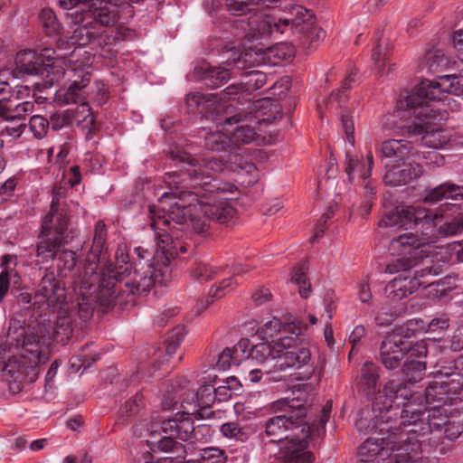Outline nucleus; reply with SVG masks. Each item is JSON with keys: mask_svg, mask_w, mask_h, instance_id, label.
Instances as JSON below:
<instances>
[{"mask_svg": "<svg viewBox=\"0 0 463 463\" xmlns=\"http://www.w3.org/2000/svg\"><path fill=\"white\" fill-rule=\"evenodd\" d=\"M171 158L182 163L181 169L165 174L164 183L170 190L164 193L158 206H150L151 225L159 229L171 226L176 231H194L205 234L210 227V218L201 212L205 193L232 194L236 187L218 177L227 166L222 157L196 158L184 150H173Z\"/></svg>", "mask_w": 463, "mask_h": 463, "instance_id": "f257e3e1", "label": "nucleus"}, {"mask_svg": "<svg viewBox=\"0 0 463 463\" xmlns=\"http://www.w3.org/2000/svg\"><path fill=\"white\" fill-rule=\"evenodd\" d=\"M106 236V225L104 222L99 221L95 225L92 245L83 269L72 276L74 290L81 297V301L73 308H77V315L84 322L91 318L96 304L109 308L117 302L128 299L124 298L127 293L122 288V280L129 273L130 265L124 250L118 251L115 264L106 262L99 266L105 260L103 246Z\"/></svg>", "mask_w": 463, "mask_h": 463, "instance_id": "f03ea898", "label": "nucleus"}, {"mask_svg": "<svg viewBox=\"0 0 463 463\" xmlns=\"http://www.w3.org/2000/svg\"><path fill=\"white\" fill-rule=\"evenodd\" d=\"M374 411L380 419L392 420L395 425H408L411 434H418L423 441L431 439L434 445L439 443V437L434 431L444 427L446 439L454 440L463 432V422L450 420L448 410L440 405L427 408L416 403L415 397L405 383L390 382L384 387L374 404Z\"/></svg>", "mask_w": 463, "mask_h": 463, "instance_id": "7ed1b4c3", "label": "nucleus"}, {"mask_svg": "<svg viewBox=\"0 0 463 463\" xmlns=\"http://www.w3.org/2000/svg\"><path fill=\"white\" fill-rule=\"evenodd\" d=\"M442 219L443 215L438 212L411 205L396 207L385 213L379 222L380 227H399L406 230L420 227L422 233L421 237L412 232L404 233L391 241L389 250L397 258L386 266V272L392 274L416 266L421 252L419 250L431 241L429 234L436 227L441 237L454 236L463 231V217L453 218L439 224Z\"/></svg>", "mask_w": 463, "mask_h": 463, "instance_id": "20e7f679", "label": "nucleus"}, {"mask_svg": "<svg viewBox=\"0 0 463 463\" xmlns=\"http://www.w3.org/2000/svg\"><path fill=\"white\" fill-rule=\"evenodd\" d=\"M311 385L304 383L294 386L293 397L273 402L271 408L279 413L265 421V433L271 442H281L284 452L288 451L291 442L321 438L326 434V424L331 417L332 401L328 400L312 422L305 420L307 417V402Z\"/></svg>", "mask_w": 463, "mask_h": 463, "instance_id": "39448f33", "label": "nucleus"}, {"mask_svg": "<svg viewBox=\"0 0 463 463\" xmlns=\"http://www.w3.org/2000/svg\"><path fill=\"white\" fill-rule=\"evenodd\" d=\"M447 94L463 95V84L455 73L438 75L436 80H422L417 87L397 102L394 127L402 136L412 137L428 132L430 120L442 119L439 105L430 101H444Z\"/></svg>", "mask_w": 463, "mask_h": 463, "instance_id": "423d86ee", "label": "nucleus"}, {"mask_svg": "<svg viewBox=\"0 0 463 463\" xmlns=\"http://www.w3.org/2000/svg\"><path fill=\"white\" fill-rule=\"evenodd\" d=\"M48 358L45 339L29 333L20 320L12 319L6 339L0 344V365L10 389L20 392L24 383L33 380L38 364Z\"/></svg>", "mask_w": 463, "mask_h": 463, "instance_id": "0eeeda50", "label": "nucleus"}, {"mask_svg": "<svg viewBox=\"0 0 463 463\" xmlns=\"http://www.w3.org/2000/svg\"><path fill=\"white\" fill-rule=\"evenodd\" d=\"M134 433L139 437L147 436L146 443L152 451L167 453L170 458L181 461L186 456V449L175 439L207 441L213 435V430L208 424L194 426L189 416L175 415V418L162 420L153 419L150 425H142V428L137 425Z\"/></svg>", "mask_w": 463, "mask_h": 463, "instance_id": "6e6552de", "label": "nucleus"}, {"mask_svg": "<svg viewBox=\"0 0 463 463\" xmlns=\"http://www.w3.org/2000/svg\"><path fill=\"white\" fill-rule=\"evenodd\" d=\"M384 388L379 390L374 396L372 404L373 419L368 420L362 416L356 420L357 429L369 430L375 437H370L363 442L358 449L359 463H380L388 460V463H395V454L400 445L403 444L402 439L406 438L405 429L408 425H395L392 420L380 419L374 411V404L380 395L383 394Z\"/></svg>", "mask_w": 463, "mask_h": 463, "instance_id": "1a4fd4ad", "label": "nucleus"}, {"mask_svg": "<svg viewBox=\"0 0 463 463\" xmlns=\"http://www.w3.org/2000/svg\"><path fill=\"white\" fill-rule=\"evenodd\" d=\"M232 109L231 115L233 118L222 121V126L227 127L225 131L230 133L233 149L251 143L263 144L266 128L277 119L279 113L278 103L270 99L253 101L246 109H237L232 103Z\"/></svg>", "mask_w": 463, "mask_h": 463, "instance_id": "9d476101", "label": "nucleus"}, {"mask_svg": "<svg viewBox=\"0 0 463 463\" xmlns=\"http://www.w3.org/2000/svg\"><path fill=\"white\" fill-rule=\"evenodd\" d=\"M105 244L103 246V252L105 253V260L101 261L99 266H103L106 262H111V260H107V250L105 248ZM119 250H124V252L128 255L125 249L118 248L117 251ZM135 253L138 257V263L136 264L135 271L133 274V278L128 279V278L131 275V270L127 274L125 279L122 280V288L127 293V302L134 301V296L136 295H146L153 287L156 284L165 286L171 278V269L165 263H151L150 260L154 257V251L150 250L143 246H138L135 248ZM117 253L115 255V261H117ZM129 258V256H128ZM113 263V261H112ZM116 262H114L115 264ZM130 265V269H132V264L128 261Z\"/></svg>", "mask_w": 463, "mask_h": 463, "instance_id": "9b49d317", "label": "nucleus"}, {"mask_svg": "<svg viewBox=\"0 0 463 463\" xmlns=\"http://www.w3.org/2000/svg\"><path fill=\"white\" fill-rule=\"evenodd\" d=\"M62 54L49 48L37 53L33 50H23L16 53L14 60V75L17 78L25 76H41L44 82L52 85L63 77L62 68L57 64L56 60Z\"/></svg>", "mask_w": 463, "mask_h": 463, "instance_id": "f8f14e48", "label": "nucleus"}, {"mask_svg": "<svg viewBox=\"0 0 463 463\" xmlns=\"http://www.w3.org/2000/svg\"><path fill=\"white\" fill-rule=\"evenodd\" d=\"M135 32L127 26L104 29L92 20L82 24H78L71 37L72 44L79 46L91 45L92 49H108L118 43L133 39Z\"/></svg>", "mask_w": 463, "mask_h": 463, "instance_id": "ddd939ff", "label": "nucleus"}, {"mask_svg": "<svg viewBox=\"0 0 463 463\" xmlns=\"http://www.w3.org/2000/svg\"><path fill=\"white\" fill-rule=\"evenodd\" d=\"M92 21L104 29L125 26L134 16L136 5L146 0H92ZM161 3L163 0H155Z\"/></svg>", "mask_w": 463, "mask_h": 463, "instance_id": "4468645a", "label": "nucleus"}, {"mask_svg": "<svg viewBox=\"0 0 463 463\" xmlns=\"http://www.w3.org/2000/svg\"><path fill=\"white\" fill-rule=\"evenodd\" d=\"M71 241L68 235L58 237L40 232L39 241L36 245L37 257L42 262L56 260L57 269L61 276L67 277L75 274L77 264L76 253L65 247Z\"/></svg>", "mask_w": 463, "mask_h": 463, "instance_id": "2eb2a0df", "label": "nucleus"}, {"mask_svg": "<svg viewBox=\"0 0 463 463\" xmlns=\"http://www.w3.org/2000/svg\"><path fill=\"white\" fill-rule=\"evenodd\" d=\"M226 25L237 40H248L250 43L283 34L279 20L270 15L233 18L226 22Z\"/></svg>", "mask_w": 463, "mask_h": 463, "instance_id": "dca6fc26", "label": "nucleus"}, {"mask_svg": "<svg viewBox=\"0 0 463 463\" xmlns=\"http://www.w3.org/2000/svg\"><path fill=\"white\" fill-rule=\"evenodd\" d=\"M419 258L420 256L417 260L418 264L411 267V269L416 268L413 278L400 275L385 286L384 293L388 298L392 300H401L409 295H411L422 284L432 283L429 281H420V279H423L427 276H438L442 273V266L440 264H433V261L429 259L421 260L420 262ZM408 270L409 269L404 271ZM402 271V270H400L396 273Z\"/></svg>", "mask_w": 463, "mask_h": 463, "instance_id": "f3484780", "label": "nucleus"}, {"mask_svg": "<svg viewBox=\"0 0 463 463\" xmlns=\"http://www.w3.org/2000/svg\"><path fill=\"white\" fill-rule=\"evenodd\" d=\"M232 58L228 59L225 66L212 67L204 65L201 67L203 71L202 80L209 88H218L227 82L231 78L232 71H243L258 65L261 61L260 56L253 50L242 52H232Z\"/></svg>", "mask_w": 463, "mask_h": 463, "instance_id": "a211bd4d", "label": "nucleus"}, {"mask_svg": "<svg viewBox=\"0 0 463 463\" xmlns=\"http://www.w3.org/2000/svg\"><path fill=\"white\" fill-rule=\"evenodd\" d=\"M431 439L423 441L418 434H411L410 428L406 430V438L402 439L395 454L396 462L403 463H438V455H444L446 448L444 442L434 445Z\"/></svg>", "mask_w": 463, "mask_h": 463, "instance_id": "6ab92c4d", "label": "nucleus"}, {"mask_svg": "<svg viewBox=\"0 0 463 463\" xmlns=\"http://www.w3.org/2000/svg\"><path fill=\"white\" fill-rule=\"evenodd\" d=\"M186 109L189 114L199 116L214 122L217 127L222 124V121H229L233 117L232 103L230 101H217L214 95L191 93L186 98Z\"/></svg>", "mask_w": 463, "mask_h": 463, "instance_id": "aec40b11", "label": "nucleus"}, {"mask_svg": "<svg viewBox=\"0 0 463 463\" xmlns=\"http://www.w3.org/2000/svg\"><path fill=\"white\" fill-rule=\"evenodd\" d=\"M65 288L52 269H45L38 283L33 305L38 309L54 311L58 306L65 305Z\"/></svg>", "mask_w": 463, "mask_h": 463, "instance_id": "412c9836", "label": "nucleus"}, {"mask_svg": "<svg viewBox=\"0 0 463 463\" xmlns=\"http://www.w3.org/2000/svg\"><path fill=\"white\" fill-rule=\"evenodd\" d=\"M298 336V335L279 337V345H278L279 353L277 354V361L274 365L277 370H298L309 364L311 361V352Z\"/></svg>", "mask_w": 463, "mask_h": 463, "instance_id": "4be33fe9", "label": "nucleus"}, {"mask_svg": "<svg viewBox=\"0 0 463 463\" xmlns=\"http://www.w3.org/2000/svg\"><path fill=\"white\" fill-rule=\"evenodd\" d=\"M406 339L407 337L401 330H395L388 334L381 342L377 360L386 370L393 371L401 368L411 347Z\"/></svg>", "mask_w": 463, "mask_h": 463, "instance_id": "5701e85b", "label": "nucleus"}, {"mask_svg": "<svg viewBox=\"0 0 463 463\" xmlns=\"http://www.w3.org/2000/svg\"><path fill=\"white\" fill-rule=\"evenodd\" d=\"M428 349L427 345L423 341L416 342L414 345H411L409 349V353L404 358L402 364L401 366V370L402 372L404 381L398 380H389L385 383L383 389L385 385L390 382H397L405 383L411 391V385L408 383H417L420 382L426 372V362L425 359L427 357Z\"/></svg>", "mask_w": 463, "mask_h": 463, "instance_id": "b1692460", "label": "nucleus"}, {"mask_svg": "<svg viewBox=\"0 0 463 463\" xmlns=\"http://www.w3.org/2000/svg\"><path fill=\"white\" fill-rule=\"evenodd\" d=\"M189 385L190 382L185 378H182L176 381L175 384L172 388V391L175 392L174 395L172 396L168 393L163 399V410L167 411L175 409V405L178 402H181L183 411L182 413H177L176 415H184L189 417L194 415L196 419H198L197 412L199 411V408L197 402V394L194 389L189 387Z\"/></svg>", "mask_w": 463, "mask_h": 463, "instance_id": "393cba45", "label": "nucleus"}, {"mask_svg": "<svg viewBox=\"0 0 463 463\" xmlns=\"http://www.w3.org/2000/svg\"><path fill=\"white\" fill-rule=\"evenodd\" d=\"M71 209L50 208L42 221L41 232L48 235L65 237L73 240L77 235V230L71 222Z\"/></svg>", "mask_w": 463, "mask_h": 463, "instance_id": "a878e982", "label": "nucleus"}, {"mask_svg": "<svg viewBox=\"0 0 463 463\" xmlns=\"http://www.w3.org/2000/svg\"><path fill=\"white\" fill-rule=\"evenodd\" d=\"M307 328V326L306 323L292 315H288L285 317L284 321L273 317L271 320L266 322L258 329V334L263 340L269 341L271 339L272 341L275 340L274 338L278 335H280L279 337L300 335Z\"/></svg>", "mask_w": 463, "mask_h": 463, "instance_id": "bb28decb", "label": "nucleus"}, {"mask_svg": "<svg viewBox=\"0 0 463 463\" xmlns=\"http://www.w3.org/2000/svg\"><path fill=\"white\" fill-rule=\"evenodd\" d=\"M240 83L231 84L222 92L221 99H228L230 103L239 100L251 92L261 89L267 82V75L260 71L252 70L244 72Z\"/></svg>", "mask_w": 463, "mask_h": 463, "instance_id": "cd10ccee", "label": "nucleus"}, {"mask_svg": "<svg viewBox=\"0 0 463 463\" xmlns=\"http://www.w3.org/2000/svg\"><path fill=\"white\" fill-rule=\"evenodd\" d=\"M386 172L383 175V182L387 185H405L411 181L419 178L422 175V166L409 159L394 164H386Z\"/></svg>", "mask_w": 463, "mask_h": 463, "instance_id": "c85d7f7f", "label": "nucleus"}, {"mask_svg": "<svg viewBox=\"0 0 463 463\" xmlns=\"http://www.w3.org/2000/svg\"><path fill=\"white\" fill-rule=\"evenodd\" d=\"M439 380L433 381L429 383L425 389V403L421 401V396L411 391L415 397L416 403H420L427 408H431L435 405H444L450 402L461 391H452L451 384L448 383L445 379L438 378Z\"/></svg>", "mask_w": 463, "mask_h": 463, "instance_id": "c756f323", "label": "nucleus"}, {"mask_svg": "<svg viewBox=\"0 0 463 463\" xmlns=\"http://www.w3.org/2000/svg\"><path fill=\"white\" fill-rule=\"evenodd\" d=\"M354 77L355 73L351 72L343 81L342 90H339L335 93H332L328 98L329 105L333 106L334 103H336L342 109L340 112V120L343 130L346 137V141L348 142L351 147H354V124L353 117L350 115L349 111L346 109H343V106L346 100L345 91L351 89L352 83L354 81Z\"/></svg>", "mask_w": 463, "mask_h": 463, "instance_id": "7c9ffc66", "label": "nucleus"}, {"mask_svg": "<svg viewBox=\"0 0 463 463\" xmlns=\"http://www.w3.org/2000/svg\"><path fill=\"white\" fill-rule=\"evenodd\" d=\"M315 19L311 10L302 5H295L289 7L288 16L279 19V22L282 25L283 33L287 31H291L293 33L299 34L303 31L312 29Z\"/></svg>", "mask_w": 463, "mask_h": 463, "instance_id": "2f4dec72", "label": "nucleus"}, {"mask_svg": "<svg viewBox=\"0 0 463 463\" xmlns=\"http://www.w3.org/2000/svg\"><path fill=\"white\" fill-rule=\"evenodd\" d=\"M373 166V156L371 151L366 156V160H363L357 155H354L350 148H345V173L347 175L348 182L354 184L356 176L363 181H366L372 175Z\"/></svg>", "mask_w": 463, "mask_h": 463, "instance_id": "473e14b6", "label": "nucleus"}, {"mask_svg": "<svg viewBox=\"0 0 463 463\" xmlns=\"http://www.w3.org/2000/svg\"><path fill=\"white\" fill-rule=\"evenodd\" d=\"M29 88L24 86L17 91V96H12L3 110L0 117L6 122L14 123V121L25 122L26 116L30 115L34 109V104L32 101L18 102L20 97L29 94Z\"/></svg>", "mask_w": 463, "mask_h": 463, "instance_id": "72a5a7b5", "label": "nucleus"}, {"mask_svg": "<svg viewBox=\"0 0 463 463\" xmlns=\"http://www.w3.org/2000/svg\"><path fill=\"white\" fill-rule=\"evenodd\" d=\"M151 229L154 231L155 240L156 241V246L161 249L165 255H170L174 257L178 256L179 253H184L188 251L187 247L189 246L186 242L180 241H174L173 239L175 237L178 239L176 229L171 226H162L159 229L154 228L151 224Z\"/></svg>", "mask_w": 463, "mask_h": 463, "instance_id": "f704fd0d", "label": "nucleus"}, {"mask_svg": "<svg viewBox=\"0 0 463 463\" xmlns=\"http://www.w3.org/2000/svg\"><path fill=\"white\" fill-rule=\"evenodd\" d=\"M215 194H217L215 192ZM225 194L224 193H222ZM211 197L214 198V193H205L203 197V207L201 212L210 220L216 221L220 223H226L235 215V209L227 202V198H222L218 203L211 202Z\"/></svg>", "mask_w": 463, "mask_h": 463, "instance_id": "c9c22d12", "label": "nucleus"}, {"mask_svg": "<svg viewBox=\"0 0 463 463\" xmlns=\"http://www.w3.org/2000/svg\"><path fill=\"white\" fill-rule=\"evenodd\" d=\"M412 148L411 144L406 140L388 139L381 143L379 151L383 157L391 159L388 164H394L411 158Z\"/></svg>", "mask_w": 463, "mask_h": 463, "instance_id": "e433bc0d", "label": "nucleus"}, {"mask_svg": "<svg viewBox=\"0 0 463 463\" xmlns=\"http://www.w3.org/2000/svg\"><path fill=\"white\" fill-rule=\"evenodd\" d=\"M444 199L463 200V184L458 185L450 182H445L434 188L426 190L422 201L427 203H437Z\"/></svg>", "mask_w": 463, "mask_h": 463, "instance_id": "4c0bfd02", "label": "nucleus"}, {"mask_svg": "<svg viewBox=\"0 0 463 463\" xmlns=\"http://www.w3.org/2000/svg\"><path fill=\"white\" fill-rule=\"evenodd\" d=\"M436 378L445 379L448 383L451 384L452 391L463 390V355L458 358L445 362L440 365V369L437 372Z\"/></svg>", "mask_w": 463, "mask_h": 463, "instance_id": "58836bf2", "label": "nucleus"}, {"mask_svg": "<svg viewBox=\"0 0 463 463\" xmlns=\"http://www.w3.org/2000/svg\"><path fill=\"white\" fill-rule=\"evenodd\" d=\"M458 61L446 56L441 50H430L425 53L420 66L432 74H439L453 71Z\"/></svg>", "mask_w": 463, "mask_h": 463, "instance_id": "ea45409f", "label": "nucleus"}, {"mask_svg": "<svg viewBox=\"0 0 463 463\" xmlns=\"http://www.w3.org/2000/svg\"><path fill=\"white\" fill-rule=\"evenodd\" d=\"M199 411L198 419H210L214 411L211 410V405L216 401L214 387L212 384H203L196 392Z\"/></svg>", "mask_w": 463, "mask_h": 463, "instance_id": "a19ab883", "label": "nucleus"}, {"mask_svg": "<svg viewBox=\"0 0 463 463\" xmlns=\"http://www.w3.org/2000/svg\"><path fill=\"white\" fill-rule=\"evenodd\" d=\"M72 125L89 129V132L97 130L94 116L92 115L91 109L87 102H81L75 109H68Z\"/></svg>", "mask_w": 463, "mask_h": 463, "instance_id": "79ce46f5", "label": "nucleus"}, {"mask_svg": "<svg viewBox=\"0 0 463 463\" xmlns=\"http://www.w3.org/2000/svg\"><path fill=\"white\" fill-rule=\"evenodd\" d=\"M380 367L373 362H365L361 369L359 385L367 395L375 393L380 378Z\"/></svg>", "mask_w": 463, "mask_h": 463, "instance_id": "37998d69", "label": "nucleus"}, {"mask_svg": "<svg viewBox=\"0 0 463 463\" xmlns=\"http://www.w3.org/2000/svg\"><path fill=\"white\" fill-rule=\"evenodd\" d=\"M222 127V129H217L206 135L204 138V146L206 149L215 152L227 151L230 149L232 153L233 146L232 145L230 133L227 131L224 133L223 130H225L227 127Z\"/></svg>", "mask_w": 463, "mask_h": 463, "instance_id": "c03bdc74", "label": "nucleus"}, {"mask_svg": "<svg viewBox=\"0 0 463 463\" xmlns=\"http://www.w3.org/2000/svg\"><path fill=\"white\" fill-rule=\"evenodd\" d=\"M284 463H313L315 457L307 449V441H293L284 452Z\"/></svg>", "mask_w": 463, "mask_h": 463, "instance_id": "a18cd8bd", "label": "nucleus"}, {"mask_svg": "<svg viewBox=\"0 0 463 463\" xmlns=\"http://www.w3.org/2000/svg\"><path fill=\"white\" fill-rule=\"evenodd\" d=\"M391 45L389 43H378L372 55L377 73L380 76L386 75L391 71L393 65L390 61Z\"/></svg>", "mask_w": 463, "mask_h": 463, "instance_id": "49530a36", "label": "nucleus"}, {"mask_svg": "<svg viewBox=\"0 0 463 463\" xmlns=\"http://www.w3.org/2000/svg\"><path fill=\"white\" fill-rule=\"evenodd\" d=\"M279 345V337L271 342L265 340L253 346L250 345V358L256 360L258 363H263L269 357L277 360V354L279 353L278 349Z\"/></svg>", "mask_w": 463, "mask_h": 463, "instance_id": "de8ad7c7", "label": "nucleus"}, {"mask_svg": "<svg viewBox=\"0 0 463 463\" xmlns=\"http://www.w3.org/2000/svg\"><path fill=\"white\" fill-rule=\"evenodd\" d=\"M144 407L143 395L137 392L135 396L128 399L120 407L118 411V421L121 424L128 423L136 415H137Z\"/></svg>", "mask_w": 463, "mask_h": 463, "instance_id": "09e8293b", "label": "nucleus"}, {"mask_svg": "<svg viewBox=\"0 0 463 463\" xmlns=\"http://www.w3.org/2000/svg\"><path fill=\"white\" fill-rule=\"evenodd\" d=\"M90 73L85 72L81 75L80 80H75L64 93V102L80 104L84 101L82 90L90 83Z\"/></svg>", "mask_w": 463, "mask_h": 463, "instance_id": "8fccbe9b", "label": "nucleus"}, {"mask_svg": "<svg viewBox=\"0 0 463 463\" xmlns=\"http://www.w3.org/2000/svg\"><path fill=\"white\" fill-rule=\"evenodd\" d=\"M56 308H59V310L55 326L53 327V333L57 336L61 335V341H63L65 338L69 339L72 335V315L74 310H71L70 314L63 316V306H58Z\"/></svg>", "mask_w": 463, "mask_h": 463, "instance_id": "3c124183", "label": "nucleus"}, {"mask_svg": "<svg viewBox=\"0 0 463 463\" xmlns=\"http://www.w3.org/2000/svg\"><path fill=\"white\" fill-rule=\"evenodd\" d=\"M232 277L222 279L220 282L219 286H217L215 288L213 287L210 289L209 295H208V298L206 300L207 306L210 305L212 302H213L215 298H222L223 296L222 291L225 288L231 287L233 283L238 284L239 282H238L237 277L245 271L242 265H241V264L233 266L232 268Z\"/></svg>", "mask_w": 463, "mask_h": 463, "instance_id": "603ef678", "label": "nucleus"}, {"mask_svg": "<svg viewBox=\"0 0 463 463\" xmlns=\"http://www.w3.org/2000/svg\"><path fill=\"white\" fill-rule=\"evenodd\" d=\"M307 263L303 261L293 269L291 277L292 282L298 287V292L303 298H308L311 291V285L307 279Z\"/></svg>", "mask_w": 463, "mask_h": 463, "instance_id": "864d4df0", "label": "nucleus"}, {"mask_svg": "<svg viewBox=\"0 0 463 463\" xmlns=\"http://www.w3.org/2000/svg\"><path fill=\"white\" fill-rule=\"evenodd\" d=\"M252 48L250 47L248 50ZM261 58V61L258 63L260 64L262 61H264L265 57L270 60L271 58H274V61H270L274 65L278 64L279 61L283 60H287L288 58L291 57V48L288 47L287 44L284 43H278L274 46L269 47L264 54L260 53V50H254Z\"/></svg>", "mask_w": 463, "mask_h": 463, "instance_id": "5fc2aeb1", "label": "nucleus"}, {"mask_svg": "<svg viewBox=\"0 0 463 463\" xmlns=\"http://www.w3.org/2000/svg\"><path fill=\"white\" fill-rule=\"evenodd\" d=\"M220 431L225 438L239 441H245L249 438V429L246 426H241L237 421H229L222 424Z\"/></svg>", "mask_w": 463, "mask_h": 463, "instance_id": "6e6d98bb", "label": "nucleus"}, {"mask_svg": "<svg viewBox=\"0 0 463 463\" xmlns=\"http://www.w3.org/2000/svg\"><path fill=\"white\" fill-rule=\"evenodd\" d=\"M234 161H232V155H229L228 160L231 161L232 165V170L237 171L239 174H246L249 175L251 179L249 181V184L256 183L258 180L257 167L252 162H249L245 160L241 156H233Z\"/></svg>", "mask_w": 463, "mask_h": 463, "instance_id": "4d7b16f0", "label": "nucleus"}, {"mask_svg": "<svg viewBox=\"0 0 463 463\" xmlns=\"http://www.w3.org/2000/svg\"><path fill=\"white\" fill-rule=\"evenodd\" d=\"M228 266L214 267L207 263L199 262L192 269L193 276L200 281H207L215 278L220 272H223Z\"/></svg>", "mask_w": 463, "mask_h": 463, "instance_id": "13d9d810", "label": "nucleus"}, {"mask_svg": "<svg viewBox=\"0 0 463 463\" xmlns=\"http://www.w3.org/2000/svg\"><path fill=\"white\" fill-rule=\"evenodd\" d=\"M39 19L47 35H56L60 32L61 24L52 9H43L39 14Z\"/></svg>", "mask_w": 463, "mask_h": 463, "instance_id": "bf43d9fd", "label": "nucleus"}, {"mask_svg": "<svg viewBox=\"0 0 463 463\" xmlns=\"http://www.w3.org/2000/svg\"><path fill=\"white\" fill-rule=\"evenodd\" d=\"M17 271L13 268L3 269L0 272V301L6 296L11 283L16 284L19 280Z\"/></svg>", "mask_w": 463, "mask_h": 463, "instance_id": "052dcab7", "label": "nucleus"}, {"mask_svg": "<svg viewBox=\"0 0 463 463\" xmlns=\"http://www.w3.org/2000/svg\"><path fill=\"white\" fill-rule=\"evenodd\" d=\"M185 335V330L183 326H177L170 333L169 336L165 341V354L168 356L173 355L180 344L183 342Z\"/></svg>", "mask_w": 463, "mask_h": 463, "instance_id": "680f3d73", "label": "nucleus"}, {"mask_svg": "<svg viewBox=\"0 0 463 463\" xmlns=\"http://www.w3.org/2000/svg\"><path fill=\"white\" fill-rule=\"evenodd\" d=\"M199 458L202 463H225L227 459L224 451L216 447L200 449Z\"/></svg>", "mask_w": 463, "mask_h": 463, "instance_id": "e2e57ef3", "label": "nucleus"}, {"mask_svg": "<svg viewBox=\"0 0 463 463\" xmlns=\"http://www.w3.org/2000/svg\"><path fill=\"white\" fill-rule=\"evenodd\" d=\"M232 352L233 365H240L244 360L250 358V343L249 339H241L233 347L230 348Z\"/></svg>", "mask_w": 463, "mask_h": 463, "instance_id": "0e129e2a", "label": "nucleus"}, {"mask_svg": "<svg viewBox=\"0 0 463 463\" xmlns=\"http://www.w3.org/2000/svg\"><path fill=\"white\" fill-rule=\"evenodd\" d=\"M226 6L233 15L241 18L251 12L255 4L251 0H226Z\"/></svg>", "mask_w": 463, "mask_h": 463, "instance_id": "69168bd1", "label": "nucleus"}, {"mask_svg": "<svg viewBox=\"0 0 463 463\" xmlns=\"http://www.w3.org/2000/svg\"><path fill=\"white\" fill-rule=\"evenodd\" d=\"M29 126H30V129L32 130L33 136L36 138L41 139L43 137H45V135L48 131L50 123L43 116L34 115L30 118Z\"/></svg>", "mask_w": 463, "mask_h": 463, "instance_id": "338daca9", "label": "nucleus"}, {"mask_svg": "<svg viewBox=\"0 0 463 463\" xmlns=\"http://www.w3.org/2000/svg\"><path fill=\"white\" fill-rule=\"evenodd\" d=\"M66 188L61 185H55L52 189V200L50 208H62L71 209V205L68 203L66 198Z\"/></svg>", "mask_w": 463, "mask_h": 463, "instance_id": "774afa93", "label": "nucleus"}]
</instances>
